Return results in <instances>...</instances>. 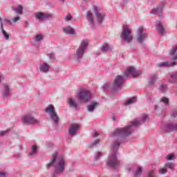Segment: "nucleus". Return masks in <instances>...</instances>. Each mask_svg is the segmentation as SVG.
Returning <instances> with one entry per match:
<instances>
[{
  "mask_svg": "<svg viewBox=\"0 0 177 177\" xmlns=\"http://www.w3.org/2000/svg\"><path fill=\"white\" fill-rule=\"evenodd\" d=\"M142 121H149V116H147V115H143L142 120L136 119L131 122V125L124 128L117 129L115 131V136H129V135L132 133V127H138V125H140Z\"/></svg>",
  "mask_w": 177,
  "mask_h": 177,
  "instance_id": "1",
  "label": "nucleus"
},
{
  "mask_svg": "<svg viewBox=\"0 0 177 177\" xmlns=\"http://www.w3.org/2000/svg\"><path fill=\"white\" fill-rule=\"evenodd\" d=\"M57 158V153L53 154V158L49 163L47 164L48 167H55V174H63L64 171V166L66 165V162L63 158Z\"/></svg>",
  "mask_w": 177,
  "mask_h": 177,
  "instance_id": "2",
  "label": "nucleus"
},
{
  "mask_svg": "<svg viewBox=\"0 0 177 177\" xmlns=\"http://www.w3.org/2000/svg\"><path fill=\"white\" fill-rule=\"evenodd\" d=\"M118 147H120V142L117 141L113 147V151L109 155L108 158V160L106 162V165L111 167V168H115V167H118L120 165V161L117 159V154L115 152L118 150Z\"/></svg>",
  "mask_w": 177,
  "mask_h": 177,
  "instance_id": "3",
  "label": "nucleus"
},
{
  "mask_svg": "<svg viewBox=\"0 0 177 177\" xmlns=\"http://www.w3.org/2000/svg\"><path fill=\"white\" fill-rule=\"evenodd\" d=\"M120 37L123 41L128 42V44L132 42L133 39V34H132V30L129 28L128 25H123Z\"/></svg>",
  "mask_w": 177,
  "mask_h": 177,
  "instance_id": "4",
  "label": "nucleus"
},
{
  "mask_svg": "<svg viewBox=\"0 0 177 177\" xmlns=\"http://www.w3.org/2000/svg\"><path fill=\"white\" fill-rule=\"evenodd\" d=\"M46 113L49 114L53 121H54L55 124L57 125V122L59 121V116H57V113L56 111H55V106L52 104H50L45 109Z\"/></svg>",
  "mask_w": 177,
  "mask_h": 177,
  "instance_id": "5",
  "label": "nucleus"
},
{
  "mask_svg": "<svg viewBox=\"0 0 177 177\" xmlns=\"http://www.w3.org/2000/svg\"><path fill=\"white\" fill-rule=\"evenodd\" d=\"M77 97L80 99L81 102L86 103V102H89V99H91V92L86 88L82 89L77 93Z\"/></svg>",
  "mask_w": 177,
  "mask_h": 177,
  "instance_id": "6",
  "label": "nucleus"
},
{
  "mask_svg": "<svg viewBox=\"0 0 177 177\" xmlns=\"http://www.w3.org/2000/svg\"><path fill=\"white\" fill-rule=\"evenodd\" d=\"M142 74V72L140 71H136L135 67L133 66H129L127 68L126 71L124 72V77H129L131 75V77H139Z\"/></svg>",
  "mask_w": 177,
  "mask_h": 177,
  "instance_id": "7",
  "label": "nucleus"
},
{
  "mask_svg": "<svg viewBox=\"0 0 177 177\" xmlns=\"http://www.w3.org/2000/svg\"><path fill=\"white\" fill-rule=\"evenodd\" d=\"M88 47V42L85 40L82 41L80 47L77 48L76 55L77 57H82L85 53V49Z\"/></svg>",
  "mask_w": 177,
  "mask_h": 177,
  "instance_id": "8",
  "label": "nucleus"
},
{
  "mask_svg": "<svg viewBox=\"0 0 177 177\" xmlns=\"http://www.w3.org/2000/svg\"><path fill=\"white\" fill-rule=\"evenodd\" d=\"M93 10L97 17L98 23H102L104 20V17H106L104 13L100 12L99 8L96 6H93Z\"/></svg>",
  "mask_w": 177,
  "mask_h": 177,
  "instance_id": "9",
  "label": "nucleus"
},
{
  "mask_svg": "<svg viewBox=\"0 0 177 177\" xmlns=\"http://www.w3.org/2000/svg\"><path fill=\"white\" fill-rule=\"evenodd\" d=\"M51 13H44L42 12H38L35 14V18L36 20H40V21H44L45 20H48V19H50L52 17Z\"/></svg>",
  "mask_w": 177,
  "mask_h": 177,
  "instance_id": "10",
  "label": "nucleus"
},
{
  "mask_svg": "<svg viewBox=\"0 0 177 177\" xmlns=\"http://www.w3.org/2000/svg\"><path fill=\"white\" fill-rule=\"evenodd\" d=\"M143 26H140L137 30V40L139 44H143V41L147 38V34L143 33Z\"/></svg>",
  "mask_w": 177,
  "mask_h": 177,
  "instance_id": "11",
  "label": "nucleus"
},
{
  "mask_svg": "<svg viewBox=\"0 0 177 177\" xmlns=\"http://www.w3.org/2000/svg\"><path fill=\"white\" fill-rule=\"evenodd\" d=\"M22 122L24 124H38L39 121L32 117L31 114H27L22 118Z\"/></svg>",
  "mask_w": 177,
  "mask_h": 177,
  "instance_id": "12",
  "label": "nucleus"
},
{
  "mask_svg": "<svg viewBox=\"0 0 177 177\" xmlns=\"http://www.w3.org/2000/svg\"><path fill=\"white\" fill-rule=\"evenodd\" d=\"M124 84V77L121 75L116 76L113 82L114 88H121Z\"/></svg>",
  "mask_w": 177,
  "mask_h": 177,
  "instance_id": "13",
  "label": "nucleus"
},
{
  "mask_svg": "<svg viewBox=\"0 0 177 177\" xmlns=\"http://www.w3.org/2000/svg\"><path fill=\"white\" fill-rule=\"evenodd\" d=\"M165 27H166V25L165 24L159 22L158 24H156V29L158 30L160 35H164V32H165Z\"/></svg>",
  "mask_w": 177,
  "mask_h": 177,
  "instance_id": "14",
  "label": "nucleus"
},
{
  "mask_svg": "<svg viewBox=\"0 0 177 177\" xmlns=\"http://www.w3.org/2000/svg\"><path fill=\"white\" fill-rule=\"evenodd\" d=\"M78 129H80V125L73 124L71 125V127L69 128V133L72 136H74Z\"/></svg>",
  "mask_w": 177,
  "mask_h": 177,
  "instance_id": "15",
  "label": "nucleus"
},
{
  "mask_svg": "<svg viewBox=\"0 0 177 177\" xmlns=\"http://www.w3.org/2000/svg\"><path fill=\"white\" fill-rule=\"evenodd\" d=\"M68 103L70 107H72V109H74L75 110H77L78 104L77 103V102H75V100H74L73 98H68Z\"/></svg>",
  "mask_w": 177,
  "mask_h": 177,
  "instance_id": "16",
  "label": "nucleus"
},
{
  "mask_svg": "<svg viewBox=\"0 0 177 177\" xmlns=\"http://www.w3.org/2000/svg\"><path fill=\"white\" fill-rule=\"evenodd\" d=\"M0 24H1V31L2 32L3 35L5 37V39H9V35L3 29V22H2V18L0 17Z\"/></svg>",
  "mask_w": 177,
  "mask_h": 177,
  "instance_id": "17",
  "label": "nucleus"
},
{
  "mask_svg": "<svg viewBox=\"0 0 177 177\" xmlns=\"http://www.w3.org/2000/svg\"><path fill=\"white\" fill-rule=\"evenodd\" d=\"M86 17L88 23H90V24H93L94 20H93V14H92V12L87 11Z\"/></svg>",
  "mask_w": 177,
  "mask_h": 177,
  "instance_id": "18",
  "label": "nucleus"
},
{
  "mask_svg": "<svg viewBox=\"0 0 177 177\" xmlns=\"http://www.w3.org/2000/svg\"><path fill=\"white\" fill-rule=\"evenodd\" d=\"M39 68L41 73H46V71H49V64L44 62L40 65Z\"/></svg>",
  "mask_w": 177,
  "mask_h": 177,
  "instance_id": "19",
  "label": "nucleus"
},
{
  "mask_svg": "<svg viewBox=\"0 0 177 177\" xmlns=\"http://www.w3.org/2000/svg\"><path fill=\"white\" fill-rule=\"evenodd\" d=\"M63 31L66 34H68L69 35H73L74 34V29L71 28V26H67L65 28H63Z\"/></svg>",
  "mask_w": 177,
  "mask_h": 177,
  "instance_id": "20",
  "label": "nucleus"
},
{
  "mask_svg": "<svg viewBox=\"0 0 177 177\" xmlns=\"http://www.w3.org/2000/svg\"><path fill=\"white\" fill-rule=\"evenodd\" d=\"M176 62H160L158 64V66L160 67H168L169 66H176Z\"/></svg>",
  "mask_w": 177,
  "mask_h": 177,
  "instance_id": "21",
  "label": "nucleus"
},
{
  "mask_svg": "<svg viewBox=\"0 0 177 177\" xmlns=\"http://www.w3.org/2000/svg\"><path fill=\"white\" fill-rule=\"evenodd\" d=\"M171 131H177L176 124H168L166 127V132H171Z\"/></svg>",
  "mask_w": 177,
  "mask_h": 177,
  "instance_id": "22",
  "label": "nucleus"
},
{
  "mask_svg": "<svg viewBox=\"0 0 177 177\" xmlns=\"http://www.w3.org/2000/svg\"><path fill=\"white\" fill-rule=\"evenodd\" d=\"M162 11V7H158L157 8H153L150 11L151 15H158V13H161Z\"/></svg>",
  "mask_w": 177,
  "mask_h": 177,
  "instance_id": "23",
  "label": "nucleus"
},
{
  "mask_svg": "<svg viewBox=\"0 0 177 177\" xmlns=\"http://www.w3.org/2000/svg\"><path fill=\"white\" fill-rule=\"evenodd\" d=\"M96 106H97V102H93L92 104L88 105L87 106V109H88V111L92 113V111H93V110H95V109H96Z\"/></svg>",
  "mask_w": 177,
  "mask_h": 177,
  "instance_id": "24",
  "label": "nucleus"
},
{
  "mask_svg": "<svg viewBox=\"0 0 177 177\" xmlns=\"http://www.w3.org/2000/svg\"><path fill=\"white\" fill-rule=\"evenodd\" d=\"M10 93V91L9 90V86L8 84H4V91H3V95L4 96H9Z\"/></svg>",
  "mask_w": 177,
  "mask_h": 177,
  "instance_id": "25",
  "label": "nucleus"
},
{
  "mask_svg": "<svg viewBox=\"0 0 177 177\" xmlns=\"http://www.w3.org/2000/svg\"><path fill=\"white\" fill-rule=\"evenodd\" d=\"M102 52H104V53H106V52H109L110 50V47L109 46L108 44H104L102 46Z\"/></svg>",
  "mask_w": 177,
  "mask_h": 177,
  "instance_id": "26",
  "label": "nucleus"
},
{
  "mask_svg": "<svg viewBox=\"0 0 177 177\" xmlns=\"http://www.w3.org/2000/svg\"><path fill=\"white\" fill-rule=\"evenodd\" d=\"M14 10L17 15H23V7L21 6H19L17 8H15Z\"/></svg>",
  "mask_w": 177,
  "mask_h": 177,
  "instance_id": "27",
  "label": "nucleus"
},
{
  "mask_svg": "<svg viewBox=\"0 0 177 177\" xmlns=\"http://www.w3.org/2000/svg\"><path fill=\"white\" fill-rule=\"evenodd\" d=\"M136 102V97H133L132 98L129 99L126 102L125 104H133Z\"/></svg>",
  "mask_w": 177,
  "mask_h": 177,
  "instance_id": "28",
  "label": "nucleus"
},
{
  "mask_svg": "<svg viewBox=\"0 0 177 177\" xmlns=\"http://www.w3.org/2000/svg\"><path fill=\"white\" fill-rule=\"evenodd\" d=\"M38 153L37 145H33L32 147V152L30 153V156H35Z\"/></svg>",
  "mask_w": 177,
  "mask_h": 177,
  "instance_id": "29",
  "label": "nucleus"
},
{
  "mask_svg": "<svg viewBox=\"0 0 177 177\" xmlns=\"http://www.w3.org/2000/svg\"><path fill=\"white\" fill-rule=\"evenodd\" d=\"M156 80H157V77L156 75L151 76L149 81V85H154V83L156 82Z\"/></svg>",
  "mask_w": 177,
  "mask_h": 177,
  "instance_id": "30",
  "label": "nucleus"
},
{
  "mask_svg": "<svg viewBox=\"0 0 177 177\" xmlns=\"http://www.w3.org/2000/svg\"><path fill=\"white\" fill-rule=\"evenodd\" d=\"M170 81H171V82H176V81H177V74L176 73H171Z\"/></svg>",
  "mask_w": 177,
  "mask_h": 177,
  "instance_id": "31",
  "label": "nucleus"
},
{
  "mask_svg": "<svg viewBox=\"0 0 177 177\" xmlns=\"http://www.w3.org/2000/svg\"><path fill=\"white\" fill-rule=\"evenodd\" d=\"M142 169L141 167H138L137 170L136 171V176H140V174H142Z\"/></svg>",
  "mask_w": 177,
  "mask_h": 177,
  "instance_id": "32",
  "label": "nucleus"
},
{
  "mask_svg": "<svg viewBox=\"0 0 177 177\" xmlns=\"http://www.w3.org/2000/svg\"><path fill=\"white\" fill-rule=\"evenodd\" d=\"M165 167L167 168V169L169 168V169H174V167L175 165L174 163H167Z\"/></svg>",
  "mask_w": 177,
  "mask_h": 177,
  "instance_id": "33",
  "label": "nucleus"
},
{
  "mask_svg": "<svg viewBox=\"0 0 177 177\" xmlns=\"http://www.w3.org/2000/svg\"><path fill=\"white\" fill-rule=\"evenodd\" d=\"M160 102L165 103V104H168V103H169V100L167 97H163L160 99Z\"/></svg>",
  "mask_w": 177,
  "mask_h": 177,
  "instance_id": "34",
  "label": "nucleus"
},
{
  "mask_svg": "<svg viewBox=\"0 0 177 177\" xmlns=\"http://www.w3.org/2000/svg\"><path fill=\"white\" fill-rule=\"evenodd\" d=\"M167 172V167L165 166L162 168L159 169V174H164Z\"/></svg>",
  "mask_w": 177,
  "mask_h": 177,
  "instance_id": "35",
  "label": "nucleus"
},
{
  "mask_svg": "<svg viewBox=\"0 0 177 177\" xmlns=\"http://www.w3.org/2000/svg\"><path fill=\"white\" fill-rule=\"evenodd\" d=\"M42 38V35H37L35 38V41H36V42H39V41H41Z\"/></svg>",
  "mask_w": 177,
  "mask_h": 177,
  "instance_id": "36",
  "label": "nucleus"
},
{
  "mask_svg": "<svg viewBox=\"0 0 177 177\" xmlns=\"http://www.w3.org/2000/svg\"><path fill=\"white\" fill-rule=\"evenodd\" d=\"M167 160H175V155L174 153H169V155H167Z\"/></svg>",
  "mask_w": 177,
  "mask_h": 177,
  "instance_id": "37",
  "label": "nucleus"
},
{
  "mask_svg": "<svg viewBox=\"0 0 177 177\" xmlns=\"http://www.w3.org/2000/svg\"><path fill=\"white\" fill-rule=\"evenodd\" d=\"M21 19L20 17H15L12 19V22L17 23Z\"/></svg>",
  "mask_w": 177,
  "mask_h": 177,
  "instance_id": "38",
  "label": "nucleus"
},
{
  "mask_svg": "<svg viewBox=\"0 0 177 177\" xmlns=\"http://www.w3.org/2000/svg\"><path fill=\"white\" fill-rule=\"evenodd\" d=\"M177 52V48H172L170 50V55H175V53Z\"/></svg>",
  "mask_w": 177,
  "mask_h": 177,
  "instance_id": "39",
  "label": "nucleus"
},
{
  "mask_svg": "<svg viewBox=\"0 0 177 177\" xmlns=\"http://www.w3.org/2000/svg\"><path fill=\"white\" fill-rule=\"evenodd\" d=\"M165 89H167V86L166 85H164V84H162L160 86V91L162 92H164V91H165Z\"/></svg>",
  "mask_w": 177,
  "mask_h": 177,
  "instance_id": "40",
  "label": "nucleus"
},
{
  "mask_svg": "<svg viewBox=\"0 0 177 177\" xmlns=\"http://www.w3.org/2000/svg\"><path fill=\"white\" fill-rule=\"evenodd\" d=\"M149 177H154V170H151L149 173Z\"/></svg>",
  "mask_w": 177,
  "mask_h": 177,
  "instance_id": "41",
  "label": "nucleus"
},
{
  "mask_svg": "<svg viewBox=\"0 0 177 177\" xmlns=\"http://www.w3.org/2000/svg\"><path fill=\"white\" fill-rule=\"evenodd\" d=\"M97 143H99V140H95L92 144V146H91V147H93V146H96V145H97Z\"/></svg>",
  "mask_w": 177,
  "mask_h": 177,
  "instance_id": "42",
  "label": "nucleus"
},
{
  "mask_svg": "<svg viewBox=\"0 0 177 177\" xmlns=\"http://www.w3.org/2000/svg\"><path fill=\"white\" fill-rule=\"evenodd\" d=\"M99 157H102V153H100V152H97V153H96V157H95V160H99Z\"/></svg>",
  "mask_w": 177,
  "mask_h": 177,
  "instance_id": "43",
  "label": "nucleus"
},
{
  "mask_svg": "<svg viewBox=\"0 0 177 177\" xmlns=\"http://www.w3.org/2000/svg\"><path fill=\"white\" fill-rule=\"evenodd\" d=\"M72 17H71V15H68L65 19L67 20L68 21H70V20H71Z\"/></svg>",
  "mask_w": 177,
  "mask_h": 177,
  "instance_id": "44",
  "label": "nucleus"
},
{
  "mask_svg": "<svg viewBox=\"0 0 177 177\" xmlns=\"http://www.w3.org/2000/svg\"><path fill=\"white\" fill-rule=\"evenodd\" d=\"M9 131H10V130L8 129V130H6V131H2V132L0 133L1 136H3V135H6V133H8V132Z\"/></svg>",
  "mask_w": 177,
  "mask_h": 177,
  "instance_id": "45",
  "label": "nucleus"
},
{
  "mask_svg": "<svg viewBox=\"0 0 177 177\" xmlns=\"http://www.w3.org/2000/svg\"><path fill=\"white\" fill-rule=\"evenodd\" d=\"M0 177H6V173L0 172Z\"/></svg>",
  "mask_w": 177,
  "mask_h": 177,
  "instance_id": "46",
  "label": "nucleus"
},
{
  "mask_svg": "<svg viewBox=\"0 0 177 177\" xmlns=\"http://www.w3.org/2000/svg\"><path fill=\"white\" fill-rule=\"evenodd\" d=\"M50 59H55V55L53 53L49 54Z\"/></svg>",
  "mask_w": 177,
  "mask_h": 177,
  "instance_id": "47",
  "label": "nucleus"
},
{
  "mask_svg": "<svg viewBox=\"0 0 177 177\" xmlns=\"http://www.w3.org/2000/svg\"><path fill=\"white\" fill-rule=\"evenodd\" d=\"M97 136H99V133L95 132L94 133V138H96Z\"/></svg>",
  "mask_w": 177,
  "mask_h": 177,
  "instance_id": "48",
  "label": "nucleus"
},
{
  "mask_svg": "<svg viewBox=\"0 0 177 177\" xmlns=\"http://www.w3.org/2000/svg\"><path fill=\"white\" fill-rule=\"evenodd\" d=\"M6 21H7V23H9V24H12V22L10 21V20L6 19Z\"/></svg>",
  "mask_w": 177,
  "mask_h": 177,
  "instance_id": "49",
  "label": "nucleus"
},
{
  "mask_svg": "<svg viewBox=\"0 0 177 177\" xmlns=\"http://www.w3.org/2000/svg\"><path fill=\"white\" fill-rule=\"evenodd\" d=\"M2 81V76L0 75V82Z\"/></svg>",
  "mask_w": 177,
  "mask_h": 177,
  "instance_id": "50",
  "label": "nucleus"
},
{
  "mask_svg": "<svg viewBox=\"0 0 177 177\" xmlns=\"http://www.w3.org/2000/svg\"><path fill=\"white\" fill-rule=\"evenodd\" d=\"M60 1H64V0H60Z\"/></svg>",
  "mask_w": 177,
  "mask_h": 177,
  "instance_id": "51",
  "label": "nucleus"
}]
</instances>
